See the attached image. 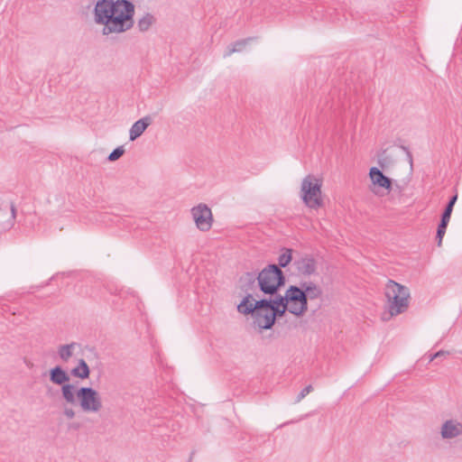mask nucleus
<instances>
[{
    "instance_id": "nucleus-13",
    "label": "nucleus",
    "mask_w": 462,
    "mask_h": 462,
    "mask_svg": "<svg viewBox=\"0 0 462 462\" xmlns=\"http://www.w3.org/2000/svg\"><path fill=\"white\" fill-rule=\"evenodd\" d=\"M49 377L52 383L60 387L67 384L70 380L69 374L60 365L51 368L49 370Z\"/></svg>"
},
{
    "instance_id": "nucleus-22",
    "label": "nucleus",
    "mask_w": 462,
    "mask_h": 462,
    "mask_svg": "<svg viewBox=\"0 0 462 462\" xmlns=\"http://www.w3.org/2000/svg\"><path fill=\"white\" fill-rule=\"evenodd\" d=\"M377 163L382 171H387L393 164V160L390 155L386 154V150H383L378 154Z\"/></svg>"
},
{
    "instance_id": "nucleus-10",
    "label": "nucleus",
    "mask_w": 462,
    "mask_h": 462,
    "mask_svg": "<svg viewBox=\"0 0 462 462\" xmlns=\"http://www.w3.org/2000/svg\"><path fill=\"white\" fill-rule=\"evenodd\" d=\"M16 209L14 203L0 204V233L10 230L15 220Z\"/></svg>"
},
{
    "instance_id": "nucleus-17",
    "label": "nucleus",
    "mask_w": 462,
    "mask_h": 462,
    "mask_svg": "<svg viewBox=\"0 0 462 462\" xmlns=\"http://www.w3.org/2000/svg\"><path fill=\"white\" fill-rule=\"evenodd\" d=\"M70 374L82 380L88 379L90 375V368L87 362L80 358L78 361V365L71 369Z\"/></svg>"
},
{
    "instance_id": "nucleus-29",
    "label": "nucleus",
    "mask_w": 462,
    "mask_h": 462,
    "mask_svg": "<svg viewBox=\"0 0 462 462\" xmlns=\"http://www.w3.org/2000/svg\"><path fill=\"white\" fill-rule=\"evenodd\" d=\"M313 390V387L312 385L309 384L307 385L306 387H304L300 392V393L298 394V396L296 397V400L295 402H300L307 394H309L310 392H312Z\"/></svg>"
},
{
    "instance_id": "nucleus-26",
    "label": "nucleus",
    "mask_w": 462,
    "mask_h": 462,
    "mask_svg": "<svg viewBox=\"0 0 462 462\" xmlns=\"http://www.w3.org/2000/svg\"><path fill=\"white\" fill-rule=\"evenodd\" d=\"M286 311H289L290 312V308L289 306H284V307H273V316H272V319H269L267 324L266 325H270V324H275V321L278 318H281L282 317Z\"/></svg>"
},
{
    "instance_id": "nucleus-6",
    "label": "nucleus",
    "mask_w": 462,
    "mask_h": 462,
    "mask_svg": "<svg viewBox=\"0 0 462 462\" xmlns=\"http://www.w3.org/2000/svg\"><path fill=\"white\" fill-rule=\"evenodd\" d=\"M78 404L86 413H97L103 408L100 393L89 386H81L77 393Z\"/></svg>"
},
{
    "instance_id": "nucleus-28",
    "label": "nucleus",
    "mask_w": 462,
    "mask_h": 462,
    "mask_svg": "<svg viewBox=\"0 0 462 462\" xmlns=\"http://www.w3.org/2000/svg\"><path fill=\"white\" fill-rule=\"evenodd\" d=\"M125 153L124 146H118L114 149L107 157V160L110 162H115L121 158Z\"/></svg>"
},
{
    "instance_id": "nucleus-8",
    "label": "nucleus",
    "mask_w": 462,
    "mask_h": 462,
    "mask_svg": "<svg viewBox=\"0 0 462 462\" xmlns=\"http://www.w3.org/2000/svg\"><path fill=\"white\" fill-rule=\"evenodd\" d=\"M191 215L196 226L202 232L208 231L213 224V216L211 209L208 205L199 203L191 208Z\"/></svg>"
},
{
    "instance_id": "nucleus-7",
    "label": "nucleus",
    "mask_w": 462,
    "mask_h": 462,
    "mask_svg": "<svg viewBox=\"0 0 462 462\" xmlns=\"http://www.w3.org/2000/svg\"><path fill=\"white\" fill-rule=\"evenodd\" d=\"M286 299H288L290 313L296 317H302L308 310L306 295L300 286L290 285L286 290Z\"/></svg>"
},
{
    "instance_id": "nucleus-12",
    "label": "nucleus",
    "mask_w": 462,
    "mask_h": 462,
    "mask_svg": "<svg viewBox=\"0 0 462 462\" xmlns=\"http://www.w3.org/2000/svg\"><path fill=\"white\" fill-rule=\"evenodd\" d=\"M441 437L445 439L462 435V423L456 420H448L441 426Z\"/></svg>"
},
{
    "instance_id": "nucleus-18",
    "label": "nucleus",
    "mask_w": 462,
    "mask_h": 462,
    "mask_svg": "<svg viewBox=\"0 0 462 462\" xmlns=\"http://www.w3.org/2000/svg\"><path fill=\"white\" fill-rule=\"evenodd\" d=\"M254 39V37H248L245 39L238 40V41L235 42L234 43L229 44L226 47V50L224 53V57L225 58L229 57L230 55H232L235 52L242 51L245 48V46L250 42H252Z\"/></svg>"
},
{
    "instance_id": "nucleus-27",
    "label": "nucleus",
    "mask_w": 462,
    "mask_h": 462,
    "mask_svg": "<svg viewBox=\"0 0 462 462\" xmlns=\"http://www.w3.org/2000/svg\"><path fill=\"white\" fill-rule=\"evenodd\" d=\"M273 299H267L271 302L272 307H284L288 305V299H286V293L282 296L278 294L273 295Z\"/></svg>"
},
{
    "instance_id": "nucleus-20",
    "label": "nucleus",
    "mask_w": 462,
    "mask_h": 462,
    "mask_svg": "<svg viewBox=\"0 0 462 462\" xmlns=\"http://www.w3.org/2000/svg\"><path fill=\"white\" fill-rule=\"evenodd\" d=\"M75 346H76V343H74V342L70 343V344L60 346L59 349H58V354H59L60 358L64 362H68L69 359L73 355V349H74Z\"/></svg>"
},
{
    "instance_id": "nucleus-31",
    "label": "nucleus",
    "mask_w": 462,
    "mask_h": 462,
    "mask_svg": "<svg viewBox=\"0 0 462 462\" xmlns=\"http://www.w3.org/2000/svg\"><path fill=\"white\" fill-rule=\"evenodd\" d=\"M63 415L68 419L71 420L76 416V412L72 408L65 407L63 410Z\"/></svg>"
},
{
    "instance_id": "nucleus-21",
    "label": "nucleus",
    "mask_w": 462,
    "mask_h": 462,
    "mask_svg": "<svg viewBox=\"0 0 462 462\" xmlns=\"http://www.w3.org/2000/svg\"><path fill=\"white\" fill-rule=\"evenodd\" d=\"M292 252L293 250L291 248L283 247L282 249V254L278 258V266L280 267V269L287 267L292 261Z\"/></svg>"
},
{
    "instance_id": "nucleus-4",
    "label": "nucleus",
    "mask_w": 462,
    "mask_h": 462,
    "mask_svg": "<svg viewBox=\"0 0 462 462\" xmlns=\"http://www.w3.org/2000/svg\"><path fill=\"white\" fill-rule=\"evenodd\" d=\"M283 272L275 263L268 264L257 274V284L260 291L266 295H274L285 284Z\"/></svg>"
},
{
    "instance_id": "nucleus-24",
    "label": "nucleus",
    "mask_w": 462,
    "mask_h": 462,
    "mask_svg": "<svg viewBox=\"0 0 462 462\" xmlns=\"http://www.w3.org/2000/svg\"><path fill=\"white\" fill-rule=\"evenodd\" d=\"M449 220L440 217V221L437 227L436 240L438 246L442 245V239L446 234Z\"/></svg>"
},
{
    "instance_id": "nucleus-3",
    "label": "nucleus",
    "mask_w": 462,
    "mask_h": 462,
    "mask_svg": "<svg viewBox=\"0 0 462 462\" xmlns=\"http://www.w3.org/2000/svg\"><path fill=\"white\" fill-rule=\"evenodd\" d=\"M390 317L405 312L409 307L410 290L393 280H389L385 288Z\"/></svg>"
},
{
    "instance_id": "nucleus-15",
    "label": "nucleus",
    "mask_w": 462,
    "mask_h": 462,
    "mask_svg": "<svg viewBox=\"0 0 462 462\" xmlns=\"http://www.w3.org/2000/svg\"><path fill=\"white\" fill-rule=\"evenodd\" d=\"M300 288L306 295L307 302L309 300H316L322 296V289L312 282H300Z\"/></svg>"
},
{
    "instance_id": "nucleus-16",
    "label": "nucleus",
    "mask_w": 462,
    "mask_h": 462,
    "mask_svg": "<svg viewBox=\"0 0 462 462\" xmlns=\"http://www.w3.org/2000/svg\"><path fill=\"white\" fill-rule=\"evenodd\" d=\"M60 392L62 399L67 403L71 405H76L78 403V389H76V387L73 384L68 383L67 384L62 385V387H60Z\"/></svg>"
},
{
    "instance_id": "nucleus-11",
    "label": "nucleus",
    "mask_w": 462,
    "mask_h": 462,
    "mask_svg": "<svg viewBox=\"0 0 462 462\" xmlns=\"http://www.w3.org/2000/svg\"><path fill=\"white\" fill-rule=\"evenodd\" d=\"M297 272L300 275L310 276L317 271V262L310 254H304L293 262Z\"/></svg>"
},
{
    "instance_id": "nucleus-14",
    "label": "nucleus",
    "mask_w": 462,
    "mask_h": 462,
    "mask_svg": "<svg viewBox=\"0 0 462 462\" xmlns=\"http://www.w3.org/2000/svg\"><path fill=\"white\" fill-rule=\"evenodd\" d=\"M152 117L146 116L134 123L129 132L130 141H134L140 137L146 128L152 124Z\"/></svg>"
},
{
    "instance_id": "nucleus-23",
    "label": "nucleus",
    "mask_w": 462,
    "mask_h": 462,
    "mask_svg": "<svg viewBox=\"0 0 462 462\" xmlns=\"http://www.w3.org/2000/svg\"><path fill=\"white\" fill-rule=\"evenodd\" d=\"M155 22V18L152 14L147 13L143 15L137 23L140 32H146L150 29L152 23Z\"/></svg>"
},
{
    "instance_id": "nucleus-33",
    "label": "nucleus",
    "mask_w": 462,
    "mask_h": 462,
    "mask_svg": "<svg viewBox=\"0 0 462 462\" xmlns=\"http://www.w3.org/2000/svg\"><path fill=\"white\" fill-rule=\"evenodd\" d=\"M80 427L79 423H73L71 424L70 428L73 430H79Z\"/></svg>"
},
{
    "instance_id": "nucleus-34",
    "label": "nucleus",
    "mask_w": 462,
    "mask_h": 462,
    "mask_svg": "<svg viewBox=\"0 0 462 462\" xmlns=\"http://www.w3.org/2000/svg\"><path fill=\"white\" fill-rule=\"evenodd\" d=\"M194 454H195V451H192V452H191V454H190V457H189V462H190V461H191V459H192V457H193Z\"/></svg>"
},
{
    "instance_id": "nucleus-2",
    "label": "nucleus",
    "mask_w": 462,
    "mask_h": 462,
    "mask_svg": "<svg viewBox=\"0 0 462 462\" xmlns=\"http://www.w3.org/2000/svg\"><path fill=\"white\" fill-rule=\"evenodd\" d=\"M237 310L244 315L251 314L254 319V323L261 329H271L273 327V324L266 325L273 316V307L267 299L257 300L252 293H248L238 304Z\"/></svg>"
},
{
    "instance_id": "nucleus-5",
    "label": "nucleus",
    "mask_w": 462,
    "mask_h": 462,
    "mask_svg": "<svg viewBox=\"0 0 462 462\" xmlns=\"http://www.w3.org/2000/svg\"><path fill=\"white\" fill-rule=\"evenodd\" d=\"M322 180L312 174L307 175L301 182V199L305 205L312 209L323 206L321 198Z\"/></svg>"
},
{
    "instance_id": "nucleus-25",
    "label": "nucleus",
    "mask_w": 462,
    "mask_h": 462,
    "mask_svg": "<svg viewBox=\"0 0 462 462\" xmlns=\"http://www.w3.org/2000/svg\"><path fill=\"white\" fill-rule=\"evenodd\" d=\"M457 200V194H455L452 197H450L448 202L445 206V208H444L440 217L450 220L451 214H452V211H453V208H454V206H455Z\"/></svg>"
},
{
    "instance_id": "nucleus-30",
    "label": "nucleus",
    "mask_w": 462,
    "mask_h": 462,
    "mask_svg": "<svg viewBox=\"0 0 462 462\" xmlns=\"http://www.w3.org/2000/svg\"><path fill=\"white\" fill-rule=\"evenodd\" d=\"M400 148L405 152L406 153V156H407V160L410 163V166L411 168L412 169V166H413V158H412V154L411 152V151L409 150V148L407 146H404V145H400Z\"/></svg>"
},
{
    "instance_id": "nucleus-9",
    "label": "nucleus",
    "mask_w": 462,
    "mask_h": 462,
    "mask_svg": "<svg viewBox=\"0 0 462 462\" xmlns=\"http://www.w3.org/2000/svg\"><path fill=\"white\" fill-rule=\"evenodd\" d=\"M369 177L374 185L372 191L376 195H381L380 189L390 193L393 189V180L383 174L382 170L377 167H372L369 170Z\"/></svg>"
},
{
    "instance_id": "nucleus-32",
    "label": "nucleus",
    "mask_w": 462,
    "mask_h": 462,
    "mask_svg": "<svg viewBox=\"0 0 462 462\" xmlns=\"http://www.w3.org/2000/svg\"><path fill=\"white\" fill-rule=\"evenodd\" d=\"M448 355H449V352L444 351V350H439L437 353H435L434 355L430 356V361H433L434 359H437L439 357H445Z\"/></svg>"
},
{
    "instance_id": "nucleus-1",
    "label": "nucleus",
    "mask_w": 462,
    "mask_h": 462,
    "mask_svg": "<svg viewBox=\"0 0 462 462\" xmlns=\"http://www.w3.org/2000/svg\"><path fill=\"white\" fill-rule=\"evenodd\" d=\"M134 5L127 0H98L94 7V20L104 25L102 33H122L134 24Z\"/></svg>"
},
{
    "instance_id": "nucleus-19",
    "label": "nucleus",
    "mask_w": 462,
    "mask_h": 462,
    "mask_svg": "<svg viewBox=\"0 0 462 462\" xmlns=\"http://www.w3.org/2000/svg\"><path fill=\"white\" fill-rule=\"evenodd\" d=\"M256 281H257V274H255L254 273H245L240 278L242 290H244L248 294L249 293L248 291L254 289Z\"/></svg>"
}]
</instances>
